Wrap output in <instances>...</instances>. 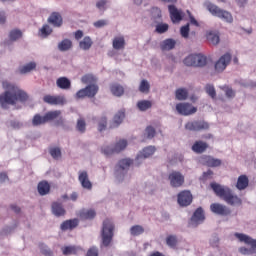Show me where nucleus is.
Listing matches in <instances>:
<instances>
[{"label": "nucleus", "instance_id": "obj_1", "mask_svg": "<svg viewBox=\"0 0 256 256\" xmlns=\"http://www.w3.org/2000/svg\"><path fill=\"white\" fill-rule=\"evenodd\" d=\"M2 87L5 89V92L0 95L2 109H7L9 105H17V102L25 103V101L29 100V95L15 84L4 81L2 82Z\"/></svg>", "mask_w": 256, "mask_h": 256}, {"label": "nucleus", "instance_id": "obj_2", "mask_svg": "<svg viewBox=\"0 0 256 256\" xmlns=\"http://www.w3.org/2000/svg\"><path fill=\"white\" fill-rule=\"evenodd\" d=\"M210 187L215 195L225 201L227 205H231L232 207L243 205V200L235 195L231 188L218 184L217 182L210 183Z\"/></svg>", "mask_w": 256, "mask_h": 256}, {"label": "nucleus", "instance_id": "obj_3", "mask_svg": "<svg viewBox=\"0 0 256 256\" xmlns=\"http://www.w3.org/2000/svg\"><path fill=\"white\" fill-rule=\"evenodd\" d=\"M204 5L214 17H218L219 19H222V21H226V23H233V15H231L229 11L219 8V6L210 1H206Z\"/></svg>", "mask_w": 256, "mask_h": 256}, {"label": "nucleus", "instance_id": "obj_4", "mask_svg": "<svg viewBox=\"0 0 256 256\" xmlns=\"http://www.w3.org/2000/svg\"><path fill=\"white\" fill-rule=\"evenodd\" d=\"M60 115L61 110L49 111L44 116L36 114L32 119V125L34 127H39V125H45V123H49V121H55V119H57V117H59Z\"/></svg>", "mask_w": 256, "mask_h": 256}, {"label": "nucleus", "instance_id": "obj_5", "mask_svg": "<svg viewBox=\"0 0 256 256\" xmlns=\"http://www.w3.org/2000/svg\"><path fill=\"white\" fill-rule=\"evenodd\" d=\"M115 229V225L109 219L104 220L102 227V244L104 247H109L111 245V241H113V231Z\"/></svg>", "mask_w": 256, "mask_h": 256}, {"label": "nucleus", "instance_id": "obj_6", "mask_svg": "<svg viewBox=\"0 0 256 256\" xmlns=\"http://www.w3.org/2000/svg\"><path fill=\"white\" fill-rule=\"evenodd\" d=\"M128 142L125 139H120L116 141L114 146H103L101 148V153L105 155L106 157H109L111 155H115V153H121V151H125L127 149Z\"/></svg>", "mask_w": 256, "mask_h": 256}, {"label": "nucleus", "instance_id": "obj_7", "mask_svg": "<svg viewBox=\"0 0 256 256\" xmlns=\"http://www.w3.org/2000/svg\"><path fill=\"white\" fill-rule=\"evenodd\" d=\"M186 67H205L207 65V57L201 54H191L183 60Z\"/></svg>", "mask_w": 256, "mask_h": 256}, {"label": "nucleus", "instance_id": "obj_8", "mask_svg": "<svg viewBox=\"0 0 256 256\" xmlns=\"http://www.w3.org/2000/svg\"><path fill=\"white\" fill-rule=\"evenodd\" d=\"M99 93V86L97 84H89L84 89H80L76 93V99H85V97H89L90 99L95 97Z\"/></svg>", "mask_w": 256, "mask_h": 256}, {"label": "nucleus", "instance_id": "obj_9", "mask_svg": "<svg viewBox=\"0 0 256 256\" xmlns=\"http://www.w3.org/2000/svg\"><path fill=\"white\" fill-rule=\"evenodd\" d=\"M187 131H207L209 129V123L205 121H190L185 124Z\"/></svg>", "mask_w": 256, "mask_h": 256}, {"label": "nucleus", "instance_id": "obj_10", "mask_svg": "<svg viewBox=\"0 0 256 256\" xmlns=\"http://www.w3.org/2000/svg\"><path fill=\"white\" fill-rule=\"evenodd\" d=\"M210 211L215 215H221V217H228V215H231V208L221 203H212L210 205Z\"/></svg>", "mask_w": 256, "mask_h": 256}, {"label": "nucleus", "instance_id": "obj_11", "mask_svg": "<svg viewBox=\"0 0 256 256\" xmlns=\"http://www.w3.org/2000/svg\"><path fill=\"white\" fill-rule=\"evenodd\" d=\"M168 179L170 181L171 187H182V185L185 183V176L181 174L179 171H172Z\"/></svg>", "mask_w": 256, "mask_h": 256}, {"label": "nucleus", "instance_id": "obj_12", "mask_svg": "<svg viewBox=\"0 0 256 256\" xmlns=\"http://www.w3.org/2000/svg\"><path fill=\"white\" fill-rule=\"evenodd\" d=\"M193 203V194L189 190H183L178 194V204L180 207H189Z\"/></svg>", "mask_w": 256, "mask_h": 256}, {"label": "nucleus", "instance_id": "obj_13", "mask_svg": "<svg viewBox=\"0 0 256 256\" xmlns=\"http://www.w3.org/2000/svg\"><path fill=\"white\" fill-rule=\"evenodd\" d=\"M231 63V54L226 53L222 55L219 60L215 63V71L217 73H223L225 69H227V66Z\"/></svg>", "mask_w": 256, "mask_h": 256}, {"label": "nucleus", "instance_id": "obj_14", "mask_svg": "<svg viewBox=\"0 0 256 256\" xmlns=\"http://www.w3.org/2000/svg\"><path fill=\"white\" fill-rule=\"evenodd\" d=\"M176 111L180 115H193L194 113H197V108L189 103H178L176 105Z\"/></svg>", "mask_w": 256, "mask_h": 256}, {"label": "nucleus", "instance_id": "obj_15", "mask_svg": "<svg viewBox=\"0 0 256 256\" xmlns=\"http://www.w3.org/2000/svg\"><path fill=\"white\" fill-rule=\"evenodd\" d=\"M78 181L80 182V185H82L83 189H87L88 191L93 189V183L89 180V174L87 171L84 170L78 173Z\"/></svg>", "mask_w": 256, "mask_h": 256}, {"label": "nucleus", "instance_id": "obj_16", "mask_svg": "<svg viewBox=\"0 0 256 256\" xmlns=\"http://www.w3.org/2000/svg\"><path fill=\"white\" fill-rule=\"evenodd\" d=\"M43 101L48 105H65V96L48 94L43 97Z\"/></svg>", "mask_w": 256, "mask_h": 256}, {"label": "nucleus", "instance_id": "obj_17", "mask_svg": "<svg viewBox=\"0 0 256 256\" xmlns=\"http://www.w3.org/2000/svg\"><path fill=\"white\" fill-rule=\"evenodd\" d=\"M168 11L170 13V19L172 23H179V21L183 20V12L181 10L177 9L175 5H169Z\"/></svg>", "mask_w": 256, "mask_h": 256}, {"label": "nucleus", "instance_id": "obj_18", "mask_svg": "<svg viewBox=\"0 0 256 256\" xmlns=\"http://www.w3.org/2000/svg\"><path fill=\"white\" fill-rule=\"evenodd\" d=\"M47 22L53 27H61L63 25V16L59 12H52L48 17Z\"/></svg>", "mask_w": 256, "mask_h": 256}, {"label": "nucleus", "instance_id": "obj_19", "mask_svg": "<svg viewBox=\"0 0 256 256\" xmlns=\"http://www.w3.org/2000/svg\"><path fill=\"white\" fill-rule=\"evenodd\" d=\"M96 216H97V212L95 211V209L83 208L78 212V217L79 219H82V221L95 219Z\"/></svg>", "mask_w": 256, "mask_h": 256}, {"label": "nucleus", "instance_id": "obj_20", "mask_svg": "<svg viewBox=\"0 0 256 256\" xmlns=\"http://www.w3.org/2000/svg\"><path fill=\"white\" fill-rule=\"evenodd\" d=\"M78 226H79V219L74 218V219L64 221L61 224L60 229L62 231H69V230L73 231V229H75Z\"/></svg>", "mask_w": 256, "mask_h": 256}, {"label": "nucleus", "instance_id": "obj_21", "mask_svg": "<svg viewBox=\"0 0 256 256\" xmlns=\"http://www.w3.org/2000/svg\"><path fill=\"white\" fill-rule=\"evenodd\" d=\"M207 149H209V144L201 140L194 142V144L192 145V151L194 153H197L198 155H201V153H205Z\"/></svg>", "mask_w": 256, "mask_h": 256}, {"label": "nucleus", "instance_id": "obj_22", "mask_svg": "<svg viewBox=\"0 0 256 256\" xmlns=\"http://www.w3.org/2000/svg\"><path fill=\"white\" fill-rule=\"evenodd\" d=\"M52 213L55 217H63L67 211L63 207V204L59 202H53L51 205Z\"/></svg>", "mask_w": 256, "mask_h": 256}, {"label": "nucleus", "instance_id": "obj_23", "mask_svg": "<svg viewBox=\"0 0 256 256\" xmlns=\"http://www.w3.org/2000/svg\"><path fill=\"white\" fill-rule=\"evenodd\" d=\"M123 119H125V109L119 110L113 118L112 124L110 125L111 129H115V127H119L121 123H123Z\"/></svg>", "mask_w": 256, "mask_h": 256}, {"label": "nucleus", "instance_id": "obj_24", "mask_svg": "<svg viewBox=\"0 0 256 256\" xmlns=\"http://www.w3.org/2000/svg\"><path fill=\"white\" fill-rule=\"evenodd\" d=\"M125 37L124 36H116L114 37L113 41H112V47L113 49H115L116 51H121L123 49H125Z\"/></svg>", "mask_w": 256, "mask_h": 256}, {"label": "nucleus", "instance_id": "obj_25", "mask_svg": "<svg viewBox=\"0 0 256 256\" xmlns=\"http://www.w3.org/2000/svg\"><path fill=\"white\" fill-rule=\"evenodd\" d=\"M56 85L58 89L68 91V89H71V80L67 77H60L56 80Z\"/></svg>", "mask_w": 256, "mask_h": 256}, {"label": "nucleus", "instance_id": "obj_26", "mask_svg": "<svg viewBox=\"0 0 256 256\" xmlns=\"http://www.w3.org/2000/svg\"><path fill=\"white\" fill-rule=\"evenodd\" d=\"M37 189L39 195H48V193L51 191V185L49 184V182L43 180L38 183Z\"/></svg>", "mask_w": 256, "mask_h": 256}, {"label": "nucleus", "instance_id": "obj_27", "mask_svg": "<svg viewBox=\"0 0 256 256\" xmlns=\"http://www.w3.org/2000/svg\"><path fill=\"white\" fill-rule=\"evenodd\" d=\"M175 45H177V42L174 39L168 38L161 42L160 48L162 51H171V49H175Z\"/></svg>", "mask_w": 256, "mask_h": 256}, {"label": "nucleus", "instance_id": "obj_28", "mask_svg": "<svg viewBox=\"0 0 256 256\" xmlns=\"http://www.w3.org/2000/svg\"><path fill=\"white\" fill-rule=\"evenodd\" d=\"M247 187H249V178H247L245 175L239 176L236 183V188L239 191H243L244 189H247Z\"/></svg>", "mask_w": 256, "mask_h": 256}, {"label": "nucleus", "instance_id": "obj_29", "mask_svg": "<svg viewBox=\"0 0 256 256\" xmlns=\"http://www.w3.org/2000/svg\"><path fill=\"white\" fill-rule=\"evenodd\" d=\"M221 159L213 158L211 156L204 157V165L206 167H221Z\"/></svg>", "mask_w": 256, "mask_h": 256}, {"label": "nucleus", "instance_id": "obj_30", "mask_svg": "<svg viewBox=\"0 0 256 256\" xmlns=\"http://www.w3.org/2000/svg\"><path fill=\"white\" fill-rule=\"evenodd\" d=\"M206 39L211 45H219V42L221 41L219 38V33L215 31L207 32Z\"/></svg>", "mask_w": 256, "mask_h": 256}, {"label": "nucleus", "instance_id": "obj_31", "mask_svg": "<svg viewBox=\"0 0 256 256\" xmlns=\"http://www.w3.org/2000/svg\"><path fill=\"white\" fill-rule=\"evenodd\" d=\"M93 46V40L91 37L85 36L82 41L79 42V47L82 51H89Z\"/></svg>", "mask_w": 256, "mask_h": 256}, {"label": "nucleus", "instance_id": "obj_32", "mask_svg": "<svg viewBox=\"0 0 256 256\" xmlns=\"http://www.w3.org/2000/svg\"><path fill=\"white\" fill-rule=\"evenodd\" d=\"M155 153V147L153 146H148L142 150L140 154L137 156V160L139 159H147L148 157H151Z\"/></svg>", "mask_w": 256, "mask_h": 256}, {"label": "nucleus", "instance_id": "obj_33", "mask_svg": "<svg viewBox=\"0 0 256 256\" xmlns=\"http://www.w3.org/2000/svg\"><path fill=\"white\" fill-rule=\"evenodd\" d=\"M192 221L195 223H201L205 221V212L203 211V208L199 207L192 216Z\"/></svg>", "mask_w": 256, "mask_h": 256}, {"label": "nucleus", "instance_id": "obj_34", "mask_svg": "<svg viewBox=\"0 0 256 256\" xmlns=\"http://www.w3.org/2000/svg\"><path fill=\"white\" fill-rule=\"evenodd\" d=\"M110 91L115 97H121V95L125 93V89L120 84H112L110 86Z\"/></svg>", "mask_w": 256, "mask_h": 256}, {"label": "nucleus", "instance_id": "obj_35", "mask_svg": "<svg viewBox=\"0 0 256 256\" xmlns=\"http://www.w3.org/2000/svg\"><path fill=\"white\" fill-rule=\"evenodd\" d=\"M73 48V42L70 39H64L58 44L59 51H69Z\"/></svg>", "mask_w": 256, "mask_h": 256}, {"label": "nucleus", "instance_id": "obj_36", "mask_svg": "<svg viewBox=\"0 0 256 256\" xmlns=\"http://www.w3.org/2000/svg\"><path fill=\"white\" fill-rule=\"evenodd\" d=\"M137 107L139 111H147L148 109H151V107H153V102L149 100H141L137 102Z\"/></svg>", "mask_w": 256, "mask_h": 256}, {"label": "nucleus", "instance_id": "obj_37", "mask_svg": "<svg viewBox=\"0 0 256 256\" xmlns=\"http://www.w3.org/2000/svg\"><path fill=\"white\" fill-rule=\"evenodd\" d=\"M37 64L35 62H30L19 68L21 75H25V73H31L34 69H36Z\"/></svg>", "mask_w": 256, "mask_h": 256}, {"label": "nucleus", "instance_id": "obj_38", "mask_svg": "<svg viewBox=\"0 0 256 256\" xmlns=\"http://www.w3.org/2000/svg\"><path fill=\"white\" fill-rule=\"evenodd\" d=\"M235 237L241 242L245 243L246 245H252L253 239L246 234L243 233H235Z\"/></svg>", "mask_w": 256, "mask_h": 256}, {"label": "nucleus", "instance_id": "obj_39", "mask_svg": "<svg viewBox=\"0 0 256 256\" xmlns=\"http://www.w3.org/2000/svg\"><path fill=\"white\" fill-rule=\"evenodd\" d=\"M63 255H77L79 248L76 246H64L61 248Z\"/></svg>", "mask_w": 256, "mask_h": 256}, {"label": "nucleus", "instance_id": "obj_40", "mask_svg": "<svg viewBox=\"0 0 256 256\" xmlns=\"http://www.w3.org/2000/svg\"><path fill=\"white\" fill-rule=\"evenodd\" d=\"M130 233L133 237H137L139 235H143V233H145V229L141 225H134L130 228Z\"/></svg>", "mask_w": 256, "mask_h": 256}, {"label": "nucleus", "instance_id": "obj_41", "mask_svg": "<svg viewBox=\"0 0 256 256\" xmlns=\"http://www.w3.org/2000/svg\"><path fill=\"white\" fill-rule=\"evenodd\" d=\"M177 243H179V241L177 240L176 235H169L166 237V245L171 249H175V247H177Z\"/></svg>", "mask_w": 256, "mask_h": 256}, {"label": "nucleus", "instance_id": "obj_42", "mask_svg": "<svg viewBox=\"0 0 256 256\" xmlns=\"http://www.w3.org/2000/svg\"><path fill=\"white\" fill-rule=\"evenodd\" d=\"M188 95L189 92H187V89L179 88L178 90H176V99H178V101H185Z\"/></svg>", "mask_w": 256, "mask_h": 256}, {"label": "nucleus", "instance_id": "obj_43", "mask_svg": "<svg viewBox=\"0 0 256 256\" xmlns=\"http://www.w3.org/2000/svg\"><path fill=\"white\" fill-rule=\"evenodd\" d=\"M133 165V160L131 159H122L118 162V167L122 171H125L126 169H129Z\"/></svg>", "mask_w": 256, "mask_h": 256}, {"label": "nucleus", "instance_id": "obj_44", "mask_svg": "<svg viewBox=\"0 0 256 256\" xmlns=\"http://www.w3.org/2000/svg\"><path fill=\"white\" fill-rule=\"evenodd\" d=\"M81 81L84 85H94L93 83L97 82V78L91 74H86L81 78Z\"/></svg>", "mask_w": 256, "mask_h": 256}, {"label": "nucleus", "instance_id": "obj_45", "mask_svg": "<svg viewBox=\"0 0 256 256\" xmlns=\"http://www.w3.org/2000/svg\"><path fill=\"white\" fill-rule=\"evenodd\" d=\"M21 37H23V32L19 29H14L9 33L10 41H17V39H21Z\"/></svg>", "mask_w": 256, "mask_h": 256}, {"label": "nucleus", "instance_id": "obj_46", "mask_svg": "<svg viewBox=\"0 0 256 256\" xmlns=\"http://www.w3.org/2000/svg\"><path fill=\"white\" fill-rule=\"evenodd\" d=\"M139 91L140 93H149L151 91V85L149 84V81L142 80L139 85Z\"/></svg>", "mask_w": 256, "mask_h": 256}, {"label": "nucleus", "instance_id": "obj_47", "mask_svg": "<svg viewBox=\"0 0 256 256\" xmlns=\"http://www.w3.org/2000/svg\"><path fill=\"white\" fill-rule=\"evenodd\" d=\"M76 129L79 131V133H85L87 130V123L85 122V119L79 118L77 120Z\"/></svg>", "mask_w": 256, "mask_h": 256}, {"label": "nucleus", "instance_id": "obj_48", "mask_svg": "<svg viewBox=\"0 0 256 256\" xmlns=\"http://www.w3.org/2000/svg\"><path fill=\"white\" fill-rule=\"evenodd\" d=\"M220 89L225 92L228 99H233V97H235V90L228 85L220 86Z\"/></svg>", "mask_w": 256, "mask_h": 256}, {"label": "nucleus", "instance_id": "obj_49", "mask_svg": "<svg viewBox=\"0 0 256 256\" xmlns=\"http://www.w3.org/2000/svg\"><path fill=\"white\" fill-rule=\"evenodd\" d=\"M205 91L212 99H215V97H217L215 86H213L212 84H207L205 87Z\"/></svg>", "mask_w": 256, "mask_h": 256}, {"label": "nucleus", "instance_id": "obj_50", "mask_svg": "<svg viewBox=\"0 0 256 256\" xmlns=\"http://www.w3.org/2000/svg\"><path fill=\"white\" fill-rule=\"evenodd\" d=\"M49 153L53 159H60L61 148H59V147L50 148Z\"/></svg>", "mask_w": 256, "mask_h": 256}, {"label": "nucleus", "instance_id": "obj_51", "mask_svg": "<svg viewBox=\"0 0 256 256\" xmlns=\"http://www.w3.org/2000/svg\"><path fill=\"white\" fill-rule=\"evenodd\" d=\"M40 33L42 37H49V35H51V33H53V29H51V27L47 24H45L41 29H40Z\"/></svg>", "mask_w": 256, "mask_h": 256}, {"label": "nucleus", "instance_id": "obj_52", "mask_svg": "<svg viewBox=\"0 0 256 256\" xmlns=\"http://www.w3.org/2000/svg\"><path fill=\"white\" fill-rule=\"evenodd\" d=\"M40 252L42 253V255L44 256H53V251L51 249H49V247L45 244H40Z\"/></svg>", "mask_w": 256, "mask_h": 256}, {"label": "nucleus", "instance_id": "obj_53", "mask_svg": "<svg viewBox=\"0 0 256 256\" xmlns=\"http://www.w3.org/2000/svg\"><path fill=\"white\" fill-rule=\"evenodd\" d=\"M169 31V24L161 23L156 26V33H167Z\"/></svg>", "mask_w": 256, "mask_h": 256}, {"label": "nucleus", "instance_id": "obj_54", "mask_svg": "<svg viewBox=\"0 0 256 256\" xmlns=\"http://www.w3.org/2000/svg\"><path fill=\"white\" fill-rule=\"evenodd\" d=\"M107 129V117L103 116L98 122V131H105Z\"/></svg>", "mask_w": 256, "mask_h": 256}, {"label": "nucleus", "instance_id": "obj_55", "mask_svg": "<svg viewBox=\"0 0 256 256\" xmlns=\"http://www.w3.org/2000/svg\"><path fill=\"white\" fill-rule=\"evenodd\" d=\"M189 31H190L189 24H186V25H184L180 28V35L184 39H188L189 38Z\"/></svg>", "mask_w": 256, "mask_h": 256}, {"label": "nucleus", "instance_id": "obj_56", "mask_svg": "<svg viewBox=\"0 0 256 256\" xmlns=\"http://www.w3.org/2000/svg\"><path fill=\"white\" fill-rule=\"evenodd\" d=\"M145 133H146L148 139H153V137H155L156 131L153 128V126H148L145 129Z\"/></svg>", "mask_w": 256, "mask_h": 256}, {"label": "nucleus", "instance_id": "obj_57", "mask_svg": "<svg viewBox=\"0 0 256 256\" xmlns=\"http://www.w3.org/2000/svg\"><path fill=\"white\" fill-rule=\"evenodd\" d=\"M86 256H99V250L97 247L92 246L90 249H88Z\"/></svg>", "mask_w": 256, "mask_h": 256}, {"label": "nucleus", "instance_id": "obj_58", "mask_svg": "<svg viewBox=\"0 0 256 256\" xmlns=\"http://www.w3.org/2000/svg\"><path fill=\"white\" fill-rule=\"evenodd\" d=\"M202 177L205 181H207V179H213V170H208L204 172Z\"/></svg>", "mask_w": 256, "mask_h": 256}, {"label": "nucleus", "instance_id": "obj_59", "mask_svg": "<svg viewBox=\"0 0 256 256\" xmlns=\"http://www.w3.org/2000/svg\"><path fill=\"white\" fill-rule=\"evenodd\" d=\"M105 25H107L106 20H98V21L94 22V27H96L97 29H99L101 27H105Z\"/></svg>", "mask_w": 256, "mask_h": 256}, {"label": "nucleus", "instance_id": "obj_60", "mask_svg": "<svg viewBox=\"0 0 256 256\" xmlns=\"http://www.w3.org/2000/svg\"><path fill=\"white\" fill-rule=\"evenodd\" d=\"M11 127H13V129H21L23 127V124L19 121H12Z\"/></svg>", "mask_w": 256, "mask_h": 256}, {"label": "nucleus", "instance_id": "obj_61", "mask_svg": "<svg viewBox=\"0 0 256 256\" xmlns=\"http://www.w3.org/2000/svg\"><path fill=\"white\" fill-rule=\"evenodd\" d=\"M105 5H107V1L106 0H100L96 3V7L97 9H104Z\"/></svg>", "mask_w": 256, "mask_h": 256}, {"label": "nucleus", "instance_id": "obj_62", "mask_svg": "<svg viewBox=\"0 0 256 256\" xmlns=\"http://www.w3.org/2000/svg\"><path fill=\"white\" fill-rule=\"evenodd\" d=\"M7 23V16L5 12H0V25H5Z\"/></svg>", "mask_w": 256, "mask_h": 256}, {"label": "nucleus", "instance_id": "obj_63", "mask_svg": "<svg viewBox=\"0 0 256 256\" xmlns=\"http://www.w3.org/2000/svg\"><path fill=\"white\" fill-rule=\"evenodd\" d=\"M74 37H75L76 41H79V39H83V32L81 30H77L74 33Z\"/></svg>", "mask_w": 256, "mask_h": 256}, {"label": "nucleus", "instance_id": "obj_64", "mask_svg": "<svg viewBox=\"0 0 256 256\" xmlns=\"http://www.w3.org/2000/svg\"><path fill=\"white\" fill-rule=\"evenodd\" d=\"M7 179H9V177L7 176V173L5 172L0 173V183H4V181H7Z\"/></svg>", "mask_w": 256, "mask_h": 256}]
</instances>
